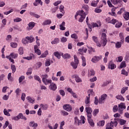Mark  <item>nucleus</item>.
<instances>
[{
  "mask_svg": "<svg viewBox=\"0 0 129 129\" xmlns=\"http://www.w3.org/2000/svg\"><path fill=\"white\" fill-rule=\"evenodd\" d=\"M118 122L115 121L114 119H112L110 123H107L106 125V129H113L114 126H117Z\"/></svg>",
  "mask_w": 129,
  "mask_h": 129,
  "instance_id": "f257e3e1",
  "label": "nucleus"
},
{
  "mask_svg": "<svg viewBox=\"0 0 129 129\" xmlns=\"http://www.w3.org/2000/svg\"><path fill=\"white\" fill-rule=\"evenodd\" d=\"M85 111L87 112V116L88 118L92 117V108L89 107L88 105H86Z\"/></svg>",
  "mask_w": 129,
  "mask_h": 129,
  "instance_id": "f03ea898",
  "label": "nucleus"
},
{
  "mask_svg": "<svg viewBox=\"0 0 129 129\" xmlns=\"http://www.w3.org/2000/svg\"><path fill=\"white\" fill-rule=\"evenodd\" d=\"M24 119V120H27V117L23 114L22 113H20L17 116L12 117V119L13 120H19V119Z\"/></svg>",
  "mask_w": 129,
  "mask_h": 129,
  "instance_id": "7ed1b4c3",
  "label": "nucleus"
},
{
  "mask_svg": "<svg viewBox=\"0 0 129 129\" xmlns=\"http://www.w3.org/2000/svg\"><path fill=\"white\" fill-rule=\"evenodd\" d=\"M101 41L103 44V47H105L107 44V39H106V34L103 33L101 35Z\"/></svg>",
  "mask_w": 129,
  "mask_h": 129,
  "instance_id": "20e7f679",
  "label": "nucleus"
},
{
  "mask_svg": "<svg viewBox=\"0 0 129 129\" xmlns=\"http://www.w3.org/2000/svg\"><path fill=\"white\" fill-rule=\"evenodd\" d=\"M115 121L119 122L120 125H124L126 123V120L123 119H119L118 118H114Z\"/></svg>",
  "mask_w": 129,
  "mask_h": 129,
  "instance_id": "39448f33",
  "label": "nucleus"
},
{
  "mask_svg": "<svg viewBox=\"0 0 129 129\" xmlns=\"http://www.w3.org/2000/svg\"><path fill=\"white\" fill-rule=\"evenodd\" d=\"M107 97V95L106 94L102 95L101 96V97L99 99V103L100 104H102V103H104V101H105Z\"/></svg>",
  "mask_w": 129,
  "mask_h": 129,
  "instance_id": "423d86ee",
  "label": "nucleus"
},
{
  "mask_svg": "<svg viewBox=\"0 0 129 129\" xmlns=\"http://www.w3.org/2000/svg\"><path fill=\"white\" fill-rule=\"evenodd\" d=\"M124 109H125V104L124 103H120L118 105V111L120 113H121Z\"/></svg>",
  "mask_w": 129,
  "mask_h": 129,
  "instance_id": "0eeeda50",
  "label": "nucleus"
},
{
  "mask_svg": "<svg viewBox=\"0 0 129 129\" xmlns=\"http://www.w3.org/2000/svg\"><path fill=\"white\" fill-rule=\"evenodd\" d=\"M101 58H102V56L100 55V56H94L91 59V61L93 62V63H97L98 61L101 59Z\"/></svg>",
  "mask_w": 129,
  "mask_h": 129,
  "instance_id": "6e6552de",
  "label": "nucleus"
},
{
  "mask_svg": "<svg viewBox=\"0 0 129 129\" xmlns=\"http://www.w3.org/2000/svg\"><path fill=\"white\" fill-rule=\"evenodd\" d=\"M63 109L67 111L70 112L72 110V106L70 104H64L63 106Z\"/></svg>",
  "mask_w": 129,
  "mask_h": 129,
  "instance_id": "1a4fd4ad",
  "label": "nucleus"
},
{
  "mask_svg": "<svg viewBox=\"0 0 129 129\" xmlns=\"http://www.w3.org/2000/svg\"><path fill=\"white\" fill-rule=\"evenodd\" d=\"M36 25V23L34 22H31L28 24V27H27V29L28 31H30V30H32L34 27Z\"/></svg>",
  "mask_w": 129,
  "mask_h": 129,
  "instance_id": "9d476101",
  "label": "nucleus"
},
{
  "mask_svg": "<svg viewBox=\"0 0 129 129\" xmlns=\"http://www.w3.org/2000/svg\"><path fill=\"white\" fill-rule=\"evenodd\" d=\"M29 126L33 127V129H37L38 127V123L35 122L34 121H31L29 122Z\"/></svg>",
  "mask_w": 129,
  "mask_h": 129,
  "instance_id": "9b49d317",
  "label": "nucleus"
},
{
  "mask_svg": "<svg viewBox=\"0 0 129 129\" xmlns=\"http://www.w3.org/2000/svg\"><path fill=\"white\" fill-rule=\"evenodd\" d=\"M49 89L52 90V91H56L57 89V85L54 83H51L49 85Z\"/></svg>",
  "mask_w": 129,
  "mask_h": 129,
  "instance_id": "f8f14e48",
  "label": "nucleus"
},
{
  "mask_svg": "<svg viewBox=\"0 0 129 129\" xmlns=\"http://www.w3.org/2000/svg\"><path fill=\"white\" fill-rule=\"evenodd\" d=\"M108 68L111 70H113V69H115V68H116V66L112 62V61H110L109 62Z\"/></svg>",
  "mask_w": 129,
  "mask_h": 129,
  "instance_id": "ddd939ff",
  "label": "nucleus"
},
{
  "mask_svg": "<svg viewBox=\"0 0 129 129\" xmlns=\"http://www.w3.org/2000/svg\"><path fill=\"white\" fill-rule=\"evenodd\" d=\"M85 104L88 105L89 106V103H90V94H89L88 96H86V98L85 100Z\"/></svg>",
  "mask_w": 129,
  "mask_h": 129,
  "instance_id": "4468645a",
  "label": "nucleus"
},
{
  "mask_svg": "<svg viewBox=\"0 0 129 129\" xmlns=\"http://www.w3.org/2000/svg\"><path fill=\"white\" fill-rule=\"evenodd\" d=\"M26 39L28 40L29 43H33L35 41V38H34L33 36H27Z\"/></svg>",
  "mask_w": 129,
  "mask_h": 129,
  "instance_id": "2eb2a0df",
  "label": "nucleus"
},
{
  "mask_svg": "<svg viewBox=\"0 0 129 129\" xmlns=\"http://www.w3.org/2000/svg\"><path fill=\"white\" fill-rule=\"evenodd\" d=\"M104 124H105V121L104 120L99 121L97 123V126H103Z\"/></svg>",
  "mask_w": 129,
  "mask_h": 129,
  "instance_id": "dca6fc26",
  "label": "nucleus"
},
{
  "mask_svg": "<svg viewBox=\"0 0 129 129\" xmlns=\"http://www.w3.org/2000/svg\"><path fill=\"white\" fill-rule=\"evenodd\" d=\"M39 4H40L41 6H43V2H42V0H35V2L33 3V5L34 7H37Z\"/></svg>",
  "mask_w": 129,
  "mask_h": 129,
  "instance_id": "f3484780",
  "label": "nucleus"
},
{
  "mask_svg": "<svg viewBox=\"0 0 129 129\" xmlns=\"http://www.w3.org/2000/svg\"><path fill=\"white\" fill-rule=\"evenodd\" d=\"M88 121L92 127H94V122L93 121V120L91 119V118H88Z\"/></svg>",
  "mask_w": 129,
  "mask_h": 129,
  "instance_id": "a211bd4d",
  "label": "nucleus"
},
{
  "mask_svg": "<svg viewBox=\"0 0 129 129\" xmlns=\"http://www.w3.org/2000/svg\"><path fill=\"white\" fill-rule=\"evenodd\" d=\"M9 56L13 59H17V58H18V56H19V54L18 53H15V52H12L10 53Z\"/></svg>",
  "mask_w": 129,
  "mask_h": 129,
  "instance_id": "6ab92c4d",
  "label": "nucleus"
},
{
  "mask_svg": "<svg viewBox=\"0 0 129 129\" xmlns=\"http://www.w3.org/2000/svg\"><path fill=\"white\" fill-rule=\"evenodd\" d=\"M50 24H52V21L51 20H46L43 22L42 25L47 26V25H50Z\"/></svg>",
  "mask_w": 129,
  "mask_h": 129,
  "instance_id": "aec40b11",
  "label": "nucleus"
},
{
  "mask_svg": "<svg viewBox=\"0 0 129 129\" xmlns=\"http://www.w3.org/2000/svg\"><path fill=\"white\" fill-rule=\"evenodd\" d=\"M49 54V51L48 50L45 51L44 52H43L39 57V58H45V57H47V55Z\"/></svg>",
  "mask_w": 129,
  "mask_h": 129,
  "instance_id": "412c9836",
  "label": "nucleus"
},
{
  "mask_svg": "<svg viewBox=\"0 0 129 129\" xmlns=\"http://www.w3.org/2000/svg\"><path fill=\"white\" fill-rule=\"evenodd\" d=\"M65 26V22H62V23L59 25V29L61 31H65L66 30V28L64 27Z\"/></svg>",
  "mask_w": 129,
  "mask_h": 129,
  "instance_id": "4be33fe9",
  "label": "nucleus"
},
{
  "mask_svg": "<svg viewBox=\"0 0 129 129\" xmlns=\"http://www.w3.org/2000/svg\"><path fill=\"white\" fill-rule=\"evenodd\" d=\"M113 5H116L121 3V0H110Z\"/></svg>",
  "mask_w": 129,
  "mask_h": 129,
  "instance_id": "5701e85b",
  "label": "nucleus"
},
{
  "mask_svg": "<svg viewBox=\"0 0 129 129\" xmlns=\"http://www.w3.org/2000/svg\"><path fill=\"white\" fill-rule=\"evenodd\" d=\"M86 18V13H84V16H81V17L79 19V22L80 23H82L84 19Z\"/></svg>",
  "mask_w": 129,
  "mask_h": 129,
  "instance_id": "b1692460",
  "label": "nucleus"
},
{
  "mask_svg": "<svg viewBox=\"0 0 129 129\" xmlns=\"http://www.w3.org/2000/svg\"><path fill=\"white\" fill-rule=\"evenodd\" d=\"M75 78L76 82H82L81 78H80V77H79V76H78L77 75H75Z\"/></svg>",
  "mask_w": 129,
  "mask_h": 129,
  "instance_id": "393cba45",
  "label": "nucleus"
},
{
  "mask_svg": "<svg viewBox=\"0 0 129 129\" xmlns=\"http://www.w3.org/2000/svg\"><path fill=\"white\" fill-rule=\"evenodd\" d=\"M99 3V0H97L96 1H92L91 3V7H97V4Z\"/></svg>",
  "mask_w": 129,
  "mask_h": 129,
  "instance_id": "a878e982",
  "label": "nucleus"
},
{
  "mask_svg": "<svg viewBox=\"0 0 129 129\" xmlns=\"http://www.w3.org/2000/svg\"><path fill=\"white\" fill-rule=\"evenodd\" d=\"M81 58L83 62L82 66H83V67H85V66H86V59L85 58V57L83 56H82Z\"/></svg>",
  "mask_w": 129,
  "mask_h": 129,
  "instance_id": "bb28decb",
  "label": "nucleus"
},
{
  "mask_svg": "<svg viewBox=\"0 0 129 129\" xmlns=\"http://www.w3.org/2000/svg\"><path fill=\"white\" fill-rule=\"evenodd\" d=\"M95 74V72L93 70H91L88 72V76H94Z\"/></svg>",
  "mask_w": 129,
  "mask_h": 129,
  "instance_id": "cd10ccee",
  "label": "nucleus"
},
{
  "mask_svg": "<svg viewBox=\"0 0 129 129\" xmlns=\"http://www.w3.org/2000/svg\"><path fill=\"white\" fill-rule=\"evenodd\" d=\"M53 54H54V55L55 56V57L57 58V59H60L61 58V54H60V53H59V52H58V51L55 52H54Z\"/></svg>",
  "mask_w": 129,
  "mask_h": 129,
  "instance_id": "c85d7f7f",
  "label": "nucleus"
},
{
  "mask_svg": "<svg viewBox=\"0 0 129 129\" xmlns=\"http://www.w3.org/2000/svg\"><path fill=\"white\" fill-rule=\"evenodd\" d=\"M82 8L85 10V13H86V14H87V13H88V11H89V7H88V5H84L83 7H82Z\"/></svg>",
  "mask_w": 129,
  "mask_h": 129,
  "instance_id": "c756f323",
  "label": "nucleus"
},
{
  "mask_svg": "<svg viewBox=\"0 0 129 129\" xmlns=\"http://www.w3.org/2000/svg\"><path fill=\"white\" fill-rule=\"evenodd\" d=\"M127 89H128V87H124L121 89V94H124V93H125V91H126V90H127Z\"/></svg>",
  "mask_w": 129,
  "mask_h": 129,
  "instance_id": "7c9ffc66",
  "label": "nucleus"
},
{
  "mask_svg": "<svg viewBox=\"0 0 129 129\" xmlns=\"http://www.w3.org/2000/svg\"><path fill=\"white\" fill-rule=\"evenodd\" d=\"M60 42V39L59 38H55L52 41H51V44H58Z\"/></svg>",
  "mask_w": 129,
  "mask_h": 129,
  "instance_id": "2f4dec72",
  "label": "nucleus"
},
{
  "mask_svg": "<svg viewBox=\"0 0 129 129\" xmlns=\"http://www.w3.org/2000/svg\"><path fill=\"white\" fill-rule=\"evenodd\" d=\"M26 99H27L28 102H30V103H34V102L35 101V99H32L30 96L27 97Z\"/></svg>",
  "mask_w": 129,
  "mask_h": 129,
  "instance_id": "473e14b6",
  "label": "nucleus"
},
{
  "mask_svg": "<svg viewBox=\"0 0 129 129\" xmlns=\"http://www.w3.org/2000/svg\"><path fill=\"white\" fill-rule=\"evenodd\" d=\"M62 57L63 58V59H69L71 56L69 53H65L64 54L62 55Z\"/></svg>",
  "mask_w": 129,
  "mask_h": 129,
  "instance_id": "72a5a7b5",
  "label": "nucleus"
},
{
  "mask_svg": "<svg viewBox=\"0 0 129 129\" xmlns=\"http://www.w3.org/2000/svg\"><path fill=\"white\" fill-rule=\"evenodd\" d=\"M77 13L79 16H81V17H82V16H84V14H86L83 10L79 11Z\"/></svg>",
  "mask_w": 129,
  "mask_h": 129,
  "instance_id": "f704fd0d",
  "label": "nucleus"
},
{
  "mask_svg": "<svg viewBox=\"0 0 129 129\" xmlns=\"http://www.w3.org/2000/svg\"><path fill=\"white\" fill-rule=\"evenodd\" d=\"M71 66H72L73 69H77V67H78V64L77 63H75L74 62H72L71 63Z\"/></svg>",
  "mask_w": 129,
  "mask_h": 129,
  "instance_id": "c9c22d12",
  "label": "nucleus"
},
{
  "mask_svg": "<svg viewBox=\"0 0 129 129\" xmlns=\"http://www.w3.org/2000/svg\"><path fill=\"white\" fill-rule=\"evenodd\" d=\"M40 106L42 108L43 110H47L48 109V105L41 104Z\"/></svg>",
  "mask_w": 129,
  "mask_h": 129,
  "instance_id": "e433bc0d",
  "label": "nucleus"
},
{
  "mask_svg": "<svg viewBox=\"0 0 129 129\" xmlns=\"http://www.w3.org/2000/svg\"><path fill=\"white\" fill-rule=\"evenodd\" d=\"M119 36L121 42H123V41H124V37L123 36V33H122V32L120 33L119 34Z\"/></svg>",
  "mask_w": 129,
  "mask_h": 129,
  "instance_id": "4c0bfd02",
  "label": "nucleus"
},
{
  "mask_svg": "<svg viewBox=\"0 0 129 129\" xmlns=\"http://www.w3.org/2000/svg\"><path fill=\"white\" fill-rule=\"evenodd\" d=\"M123 18L126 21L128 20H129V13L126 12L125 14H124L123 15Z\"/></svg>",
  "mask_w": 129,
  "mask_h": 129,
  "instance_id": "58836bf2",
  "label": "nucleus"
},
{
  "mask_svg": "<svg viewBox=\"0 0 129 129\" xmlns=\"http://www.w3.org/2000/svg\"><path fill=\"white\" fill-rule=\"evenodd\" d=\"M33 72V69H32V68H30L29 69H28L27 73H26V75L29 76V75H31V74H32Z\"/></svg>",
  "mask_w": 129,
  "mask_h": 129,
  "instance_id": "ea45409f",
  "label": "nucleus"
},
{
  "mask_svg": "<svg viewBox=\"0 0 129 129\" xmlns=\"http://www.w3.org/2000/svg\"><path fill=\"white\" fill-rule=\"evenodd\" d=\"M10 46L12 48H17L18 47V43L16 42H11L10 43Z\"/></svg>",
  "mask_w": 129,
  "mask_h": 129,
  "instance_id": "a19ab883",
  "label": "nucleus"
},
{
  "mask_svg": "<svg viewBox=\"0 0 129 129\" xmlns=\"http://www.w3.org/2000/svg\"><path fill=\"white\" fill-rule=\"evenodd\" d=\"M11 70H12V73H15L17 71V68H16V66L15 64H11Z\"/></svg>",
  "mask_w": 129,
  "mask_h": 129,
  "instance_id": "79ce46f5",
  "label": "nucleus"
},
{
  "mask_svg": "<svg viewBox=\"0 0 129 129\" xmlns=\"http://www.w3.org/2000/svg\"><path fill=\"white\" fill-rule=\"evenodd\" d=\"M115 47L117 49H119L121 47V42H117L115 44Z\"/></svg>",
  "mask_w": 129,
  "mask_h": 129,
  "instance_id": "37998d69",
  "label": "nucleus"
},
{
  "mask_svg": "<svg viewBox=\"0 0 129 129\" xmlns=\"http://www.w3.org/2000/svg\"><path fill=\"white\" fill-rule=\"evenodd\" d=\"M116 99H119V100H121L122 101H124V98L122 97L121 95H118L116 96Z\"/></svg>",
  "mask_w": 129,
  "mask_h": 129,
  "instance_id": "c03bdc74",
  "label": "nucleus"
},
{
  "mask_svg": "<svg viewBox=\"0 0 129 129\" xmlns=\"http://www.w3.org/2000/svg\"><path fill=\"white\" fill-rule=\"evenodd\" d=\"M4 113L5 115H7V116H11V114H10V113L7 109H4Z\"/></svg>",
  "mask_w": 129,
  "mask_h": 129,
  "instance_id": "a18cd8bd",
  "label": "nucleus"
},
{
  "mask_svg": "<svg viewBox=\"0 0 129 129\" xmlns=\"http://www.w3.org/2000/svg\"><path fill=\"white\" fill-rule=\"evenodd\" d=\"M35 80H37V81H38L39 82V83H41V82H42V81L41 80V78H40V77L35 75L34 77Z\"/></svg>",
  "mask_w": 129,
  "mask_h": 129,
  "instance_id": "49530a36",
  "label": "nucleus"
},
{
  "mask_svg": "<svg viewBox=\"0 0 129 129\" xmlns=\"http://www.w3.org/2000/svg\"><path fill=\"white\" fill-rule=\"evenodd\" d=\"M99 112V109H95L93 111V114L94 116H96V115H97V114Z\"/></svg>",
  "mask_w": 129,
  "mask_h": 129,
  "instance_id": "de8ad7c7",
  "label": "nucleus"
},
{
  "mask_svg": "<svg viewBox=\"0 0 129 129\" xmlns=\"http://www.w3.org/2000/svg\"><path fill=\"white\" fill-rule=\"evenodd\" d=\"M71 37L72 38V39H74L75 40H77V39H78V36L77 34H76V33L72 34Z\"/></svg>",
  "mask_w": 129,
  "mask_h": 129,
  "instance_id": "09e8293b",
  "label": "nucleus"
},
{
  "mask_svg": "<svg viewBox=\"0 0 129 129\" xmlns=\"http://www.w3.org/2000/svg\"><path fill=\"white\" fill-rule=\"evenodd\" d=\"M18 52L20 55H23L24 54V50L22 47H20L19 48Z\"/></svg>",
  "mask_w": 129,
  "mask_h": 129,
  "instance_id": "8fccbe9b",
  "label": "nucleus"
},
{
  "mask_svg": "<svg viewBox=\"0 0 129 129\" xmlns=\"http://www.w3.org/2000/svg\"><path fill=\"white\" fill-rule=\"evenodd\" d=\"M59 10L60 13H62V14H63V15L65 14V11H64V7L63 5H61L59 7Z\"/></svg>",
  "mask_w": 129,
  "mask_h": 129,
  "instance_id": "3c124183",
  "label": "nucleus"
},
{
  "mask_svg": "<svg viewBox=\"0 0 129 129\" xmlns=\"http://www.w3.org/2000/svg\"><path fill=\"white\" fill-rule=\"evenodd\" d=\"M121 74L123 75H125V76H127L128 75V73L125 71L124 69H122L121 71Z\"/></svg>",
  "mask_w": 129,
  "mask_h": 129,
  "instance_id": "603ef678",
  "label": "nucleus"
},
{
  "mask_svg": "<svg viewBox=\"0 0 129 129\" xmlns=\"http://www.w3.org/2000/svg\"><path fill=\"white\" fill-rule=\"evenodd\" d=\"M88 52H89V54H91V53H92V52H95V49L94 48H92V47H89Z\"/></svg>",
  "mask_w": 129,
  "mask_h": 129,
  "instance_id": "864d4df0",
  "label": "nucleus"
},
{
  "mask_svg": "<svg viewBox=\"0 0 129 129\" xmlns=\"http://www.w3.org/2000/svg\"><path fill=\"white\" fill-rule=\"evenodd\" d=\"M74 58L75 63H77V64L78 65V64H79V60H78L77 56L76 55H74Z\"/></svg>",
  "mask_w": 129,
  "mask_h": 129,
  "instance_id": "5fc2aeb1",
  "label": "nucleus"
},
{
  "mask_svg": "<svg viewBox=\"0 0 129 129\" xmlns=\"http://www.w3.org/2000/svg\"><path fill=\"white\" fill-rule=\"evenodd\" d=\"M8 79L9 81H13V79L12 77V73H10L8 75Z\"/></svg>",
  "mask_w": 129,
  "mask_h": 129,
  "instance_id": "6e6d98bb",
  "label": "nucleus"
},
{
  "mask_svg": "<svg viewBox=\"0 0 129 129\" xmlns=\"http://www.w3.org/2000/svg\"><path fill=\"white\" fill-rule=\"evenodd\" d=\"M6 57L7 59H9V61L13 63V64H15V60L13 58H12V57H11L10 56H7Z\"/></svg>",
  "mask_w": 129,
  "mask_h": 129,
  "instance_id": "4d7b16f0",
  "label": "nucleus"
},
{
  "mask_svg": "<svg viewBox=\"0 0 129 129\" xmlns=\"http://www.w3.org/2000/svg\"><path fill=\"white\" fill-rule=\"evenodd\" d=\"M25 77L24 76H21L19 78V83H21L23 82V80H24L25 79Z\"/></svg>",
  "mask_w": 129,
  "mask_h": 129,
  "instance_id": "13d9d810",
  "label": "nucleus"
},
{
  "mask_svg": "<svg viewBox=\"0 0 129 129\" xmlns=\"http://www.w3.org/2000/svg\"><path fill=\"white\" fill-rule=\"evenodd\" d=\"M121 26H122V23L121 22H118L115 24V28H120Z\"/></svg>",
  "mask_w": 129,
  "mask_h": 129,
  "instance_id": "bf43d9fd",
  "label": "nucleus"
},
{
  "mask_svg": "<svg viewBox=\"0 0 129 129\" xmlns=\"http://www.w3.org/2000/svg\"><path fill=\"white\" fill-rule=\"evenodd\" d=\"M92 40L95 42V43H98V38H97V37L95 36H93L92 37Z\"/></svg>",
  "mask_w": 129,
  "mask_h": 129,
  "instance_id": "052dcab7",
  "label": "nucleus"
},
{
  "mask_svg": "<svg viewBox=\"0 0 129 129\" xmlns=\"http://www.w3.org/2000/svg\"><path fill=\"white\" fill-rule=\"evenodd\" d=\"M58 92L59 93L60 95L62 96H65V91L63 90H59Z\"/></svg>",
  "mask_w": 129,
  "mask_h": 129,
  "instance_id": "680f3d73",
  "label": "nucleus"
},
{
  "mask_svg": "<svg viewBox=\"0 0 129 129\" xmlns=\"http://www.w3.org/2000/svg\"><path fill=\"white\" fill-rule=\"evenodd\" d=\"M75 123H78V125H79V124H80V121L79 120V119H78V117H75Z\"/></svg>",
  "mask_w": 129,
  "mask_h": 129,
  "instance_id": "e2e57ef3",
  "label": "nucleus"
},
{
  "mask_svg": "<svg viewBox=\"0 0 129 129\" xmlns=\"http://www.w3.org/2000/svg\"><path fill=\"white\" fill-rule=\"evenodd\" d=\"M50 59H47V60L45 61V66H46V67L50 66V65H51V63H50Z\"/></svg>",
  "mask_w": 129,
  "mask_h": 129,
  "instance_id": "0e129e2a",
  "label": "nucleus"
},
{
  "mask_svg": "<svg viewBox=\"0 0 129 129\" xmlns=\"http://www.w3.org/2000/svg\"><path fill=\"white\" fill-rule=\"evenodd\" d=\"M113 9H112V13L109 12V15L112 16L113 17H116V14H115V12H114V11H113Z\"/></svg>",
  "mask_w": 129,
  "mask_h": 129,
  "instance_id": "69168bd1",
  "label": "nucleus"
},
{
  "mask_svg": "<svg viewBox=\"0 0 129 129\" xmlns=\"http://www.w3.org/2000/svg\"><path fill=\"white\" fill-rule=\"evenodd\" d=\"M118 109V107H117V105H114L113 107V112H116Z\"/></svg>",
  "mask_w": 129,
  "mask_h": 129,
  "instance_id": "338daca9",
  "label": "nucleus"
},
{
  "mask_svg": "<svg viewBox=\"0 0 129 129\" xmlns=\"http://www.w3.org/2000/svg\"><path fill=\"white\" fill-rule=\"evenodd\" d=\"M118 21L116 19H113L111 20L110 24H112V25H115V23H117Z\"/></svg>",
  "mask_w": 129,
  "mask_h": 129,
  "instance_id": "774afa93",
  "label": "nucleus"
}]
</instances>
